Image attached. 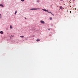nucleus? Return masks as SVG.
<instances>
[{"label": "nucleus", "mask_w": 78, "mask_h": 78, "mask_svg": "<svg viewBox=\"0 0 78 78\" xmlns=\"http://www.w3.org/2000/svg\"><path fill=\"white\" fill-rule=\"evenodd\" d=\"M30 10H37V9L35 8H33V9H30Z\"/></svg>", "instance_id": "1"}, {"label": "nucleus", "mask_w": 78, "mask_h": 78, "mask_svg": "<svg viewBox=\"0 0 78 78\" xmlns=\"http://www.w3.org/2000/svg\"><path fill=\"white\" fill-rule=\"evenodd\" d=\"M42 10L44 11H45L46 12H48V10H46L45 9H42Z\"/></svg>", "instance_id": "2"}, {"label": "nucleus", "mask_w": 78, "mask_h": 78, "mask_svg": "<svg viewBox=\"0 0 78 78\" xmlns=\"http://www.w3.org/2000/svg\"><path fill=\"white\" fill-rule=\"evenodd\" d=\"M41 23H45V22H44V21H43L41 20Z\"/></svg>", "instance_id": "3"}, {"label": "nucleus", "mask_w": 78, "mask_h": 78, "mask_svg": "<svg viewBox=\"0 0 78 78\" xmlns=\"http://www.w3.org/2000/svg\"><path fill=\"white\" fill-rule=\"evenodd\" d=\"M36 41H37V42H39V41H40V39H37L36 40Z\"/></svg>", "instance_id": "4"}, {"label": "nucleus", "mask_w": 78, "mask_h": 78, "mask_svg": "<svg viewBox=\"0 0 78 78\" xmlns=\"http://www.w3.org/2000/svg\"><path fill=\"white\" fill-rule=\"evenodd\" d=\"M0 6H2V7H3V5L2 4H0Z\"/></svg>", "instance_id": "5"}, {"label": "nucleus", "mask_w": 78, "mask_h": 78, "mask_svg": "<svg viewBox=\"0 0 78 78\" xmlns=\"http://www.w3.org/2000/svg\"><path fill=\"white\" fill-rule=\"evenodd\" d=\"M0 34H3V31H1L0 32Z\"/></svg>", "instance_id": "6"}, {"label": "nucleus", "mask_w": 78, "mask_h": 78, "mask_svg": "<svg viewBox=\"0 0 78 78\" xmlns=\"http://www.w3.org/2000/svg\"><path fill=\"white\" fill-rule=\"evenodd\" d=\"M20 37L22 38H23V37H24V36H20Z\"/></svg>", "instance_id": "7"}, {"label": "nucleus", "mask_w": 78, "mask_h": 78, "mask_svg": "<svg viewBox=\"0 0 78 78\" xmlns=\"http://www.w3.org/2000/svg\"><path fill=\"white\" fill-rule=\"evenodd\" d=\"M60 9H62V6H60Z\"/></svg>", "instance_id": "8"}, {"label": "nucleus", "mask_w": 78, "mask_h": 78, "mask_svg": "<svg viewBox=\"0 0 78 78\" xmlns=\"http://www.w3.org/2000/svg\"><path fill=\"white\" fill-rule=\"evenodd\" d=\"M10 28H11V29L12 28V26H11V25H10Z\"/></svg>", "instance_id": "9"}, {"label": "nucleus", "mask_w": 78, "mask_h": 78, "mask_svg": "<svg viewBox=\"0 0 78 78\" xmlns=\"http://www.w3.org/2000/svg\"><path fill=\"white\" fill-rule=\"evenodd\" d=\"M17 11H16V12H15V14H16V13H17Z\"/></svg>", "instance_id": "10"}, {"label": "nucleus", "mask_w": 78, "mask_h": 78, "mask_svg": "<svg viewBox=\"0 0 78 78\" xmlns=\"http://www.w3.org/2000/svg\"><path fill=\"white\" fill-rule=\"evenodd\" d=\"M35 9H40V8H35Z\"/></svg>", "instance_id": "11"}, {"label": "nucleus", "mask_w": 78, "mask_h": 78, "mask_svg": "<svg viewBox=\"0 0 78 78\" xmlns=\"http://www.w3.org/2000/svg\"><path fill=\"white\" fill-rule=\"evenodd\" d=\"M50 20H52V18H50Z\"/></svg>", "instance_id": "12"}, {"label": "nucleus", "mask_w": 78, "mask_h": 78, "mask_svg": "<svg viewBox=\"0 0 78 78\" xmlns=\"http://www.w3.org/2000/svg\"><path fill=\"white\" fill-rule=\"evenodd\" d=\"M21 1H22V2H24V1H25V0H21Z\"/></svg>", "instance_id": "13"}, {"label": "nucleus", "mask_w": 78, "mask_h": 78, "mask_svg": "<svg viewBox=\"0 0 78 78\" xmlns=\"http://www.w3.org/2000/svg\"><path fill=\"white\" fill-rule=\"evenodd\" d=\"M48 13H51V14L52 13L50 12H48Z\"/></svg>", "instance_id": "14"}, {"label": "nucleus", "mask_w": 78, "mask_h": 78, "mask_svg": "<svg viewBox=\"0 0 78 78\" xmlns=\"http://www.w3.org/2000/svg\"><path fill=\"white\" fill-rule=\"evenodd\" d=\"M37 2H39V1L38 0L37 1Z\"/></svg>", "instance_id": "15"}, {"label": "nucleus", "mask_w": 78, "mask_h": 78, "mask_svg": "<svg viewBox=\"0 0 78 78\" xmlns=\"http://www.w3.org/2000/svg\"><path fill=\"white\" fill-rule=\"evenodd\" d=\"M51 14H52V15H53V16H54V15L53 14V13H52Z\"/></svg>", "instance_id": "16"}, {"label": "nucleus", "mask_w": 78, "mask_h": 78, "mask_svg": "<svg viewBox=\"0 0 78 78\" xmlns=\"http://www.w3.org/2000/svg\"><path fill=\"white\" fill-rule=\"evenodd\" d=\"M48 30H49V31H50V29H48Z\"/></svg>", "instance_id": "17"}, {"label": "nucleus", "mask_w": 78, "mask_h": 78, "mask_svg": "<svg viewBox=\"0 0 78 78\" xmlns=\"http://www.w3.org/2000/svg\"><path fill=\"white\" fill-rule=\"evenodd\" d=\"M11 36L12 37H13V36H12V35H11Z\"/></svg>", "instance_id": "18"}, {"label": "nucleus", "mask_w": 78, "mask_h": 78, "mask_svg": "<svg viewBox=\"0 0 78 78\" xmlns=\"http://www.w3.org/2000/svg\"><path fill=\"white\" fill-rule=\"evenodd\" d=\"M25 19H27V18H25Z\"/></svg>", "instance_id": "19"}, {"label": "nucleus", "mask_w": 78, "mask_h": 78, "mask_svg": "<svg viewBox=\"0 0 78 78\" xmlns=\"http://www.w3.org/2000/svg\"><path fill=\"white\" fill-rule=\"evenodd\" d=\"M63 0H60V1H62Z\"/></svg>", "instance_id": "20"}, {"label": "nucleus", "mask_w": 78, "mask_h": 78, "mask_svg": "<svg viewBox=\"0 0 78 78\" xmlns=\"http://www.w3.org/2000/svg\"><path fill=\"white\" fill-rule=\"evenodd\" d=\"M0 18H2V16H0Z\"/></svg>", "instance_id": "21"}, {"label": "nucleus", "mask_w": 78, "mask_h": 78, "mask_svg": "<svg viewBox=\"0 0 78 78\" xmlns=\"http://www.w3.org/2000/svg\"><path fill=\"white\" fill-rule=\"evenodd\" d=\"M75 0H73V1H75Z\"/></svg>", "instance_id": "22"}, {"label": "nucleus", "mask_w": 78, "mask_h": 78, "mask_svg": "<svg viewBox=\"0 0 78 78\" xmlns=\"http://www.w3.org/2000/svg\"><path fill=\"white\" fill-rule=\"evenodd\" d=\"M1 16V14H0V16Z\"/></svg>", "instance_id": "23"}, {"label": "nucleus", "mask_w": 78, "mask_h": 78, "mask_svg": "<svg viewBox=\"0 0 78 78\" xmlns=\"http://www.w3.org/2000/svg\"><path fill=\"white\" fill-rule=\"evenodd\" d=\"M11 38H11H11H10V39H11Z\"/></svg>", "instance_id": "24"}, {"label": "nucleus", "mask_w": 78, "mask_h": 78, "mask_svg": "<svg viewBox=\"0 0 78 78\" xmlns=\"http://www.w3.org/2000/svg\"><path fill=\"white\" fill-rule=\"evenodd\" d=\"M26 40L27 39H26Z\"/></svg>", "instance_id": "25"}]
</instances>
